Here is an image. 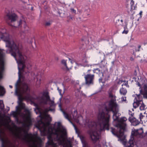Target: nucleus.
I'll return each mask as SVG.
<instances>
[{
    "label": "nucleus",
    "mask_w": 147,
    "mask_h": 147,
    "mask_svg": "<svg viewBox=\"0 0 147 147\" xmlns=\"http://www.w3.org/2000/svg\"><path fill=\"white\" fill-rule=\"evenodd\" d=\"M106 113L104 111L99 112L98 116L99 122H100L99 131L100 133H98L96 131H93L90 130L88 131V133L90 135V137L93 143L94 144L99 140L101 137L100 132L104 131L105 129L109 130V129L110 119V115L109 114V111H111L110 107L107 108L106 107L105 108Z\"/></svg>",
    "instance_id": "obj_1"
},
{
    "label": "nucleus",
    "mask_w": 147,
    "mask_h": 147,
    "mask_svg": "<svg viewBox=\"0 0 147 147\" xmlns=\"http://www.w3.org/2000/svg\"><path fill=\"white\" fill-rule=\"evenodd\" d=\"M48 141L57 140L61 142V138H63L64 136H66L67 133L66 129L64 128H63L62 130L55 129L54 132L53 131L52 129L51 131L48 130Z\"/></svg>",
    "instance_id": "obj_2"
},
{
    "label": "nucleus",
    "mask_w": 147,
    "mask_h": 147,
    "mask_svg": "<svg viewBox=\"0 0 147 147\" xmlns=\"http://www.w3.org/2000/svg\"><path fill=\"white\" fill-rule=\"evenodd\" d=\"M127 120V119L126 117H123L118 121V123L116 125V127L119 128L118 133L114 128L111 127L110 129L112 134L116 136L118 133L119 137V138L122 137L124 135V131L127 125L126 123V121Z\"/></svg>",
    "instance_id": "obj_3"
},
{
    "label": "nucleus",
    "mask_w": 147,
    "mask_h": 147,
    "mask_svg": "<svg viewBox=\"0 0 147 147\" xmlns=\"http://www.w3.org/2000/svg\"><path fill=\"white\" fill-rule=\"evenodd\" d=\"M46 120L47 122H44L42 120L39 121L36 127L40 130L41 135L42 136H45L47 134V128L49 127L51 121V119L49 115H46L45 117Z\"/></svg>",
    "instance_id": "obj_4"
},
{
    "label": "nucleus",
    "mask_w": 147,
    "mask_h": 147,
    "mask_svg": "<svg viewBox=\"0 0 147 147\" xmlns=\"http://www.w3.org/2000/svg\"><path fill=\"white\" fill-rule=\"evenodd\" d=\"M18 16L15 13H7L5 17V19L9 25L15 27H20L22 24V20L16 22Z\"/></svg>",
    "instance_id": "obj_5"
},
{
    "label": "nucleus",
    "mask_w": 147,
    "mask_h": 147,
    "mask_svg": "<svg viewBox=\"0 0 147 147\" xmlns=\"http://www.w3.org/2000/svg\"><path fill=\"white\" fill-rule=\"evenodd\" d=\"M18 79L17 81L15 84V93L16 95L18 96V100L20 102L19 103H22L24 98L22 97L21 93L20 92V84L21 79L24 80V77L23 75L24 74H18Z\"/></svg>",
    "instance_id": "obj_6"
},
{
    "label": "nucleus",
    "mask_w": 147,
    "mask_h": 147,
    "mask_svg": "<svg viewBox=\"0 0 147 147\" xmlns=\"http://www.w3.org/2000/svg\"><path fill=\"white\" fill-rule=\"evenodd\" d=\"M131 136H132V137L131 138L128 143H127L125 141H124V145H126L125 147H138L136 144H134L133 138L134 136H139L137 129H134L132 131Z\"/></svg>",
    "instance_id": "obj_7"
},
{
    "label": "nucleus",
    "mask_w": 147,
    "mask_h": 147,
    "mask_svg": "<svg viewBox=\"0 0 147 147\" xmlns=\"http://www.w3.org/2000/svg\"><path fill=\"white\" fill-rule=\"evenodd\" d=\"M25 113L23 114V118L26 122L25 124L26 126L29 127L32 124L31 113L30 111L28 109L25 110Z\"/></svg>",
    "instance_id": "obj_8"
},
{
    "label": "nucleus",
    "mask_w": 147,
    "mask_h": 147,
    "mask_svg": "<svg viewBox=\"0 0 147 147\" xmlns=\"http://www.w3.org/2000/svg\"><path fill=\"white\" fill-rule=\"evenodd\" d=\"M135 98L134 100L133 106L134 108L138 107L141 104L143 103V96L140 94H136L134 95Z\"/></svg>",
    "instance_id": "obj_9"
},
{
    "label": "nucleus",
    "mask_w": 147,
    "mask_h": 147,
    "mask_svg": "<svg viewBox=\"0 0 147 147\" xmlns=\"http://www.w3.org/2000/svg\"><path fill=\"white\" fill-rule=\"evenodd\" d=\"M138 84L140 87L139 94H142L144 98L147 99V84L144 85L143 87L139 82Z\"/></svg>",
    "instance_id": "obj_10"
},
{
    "label": "nucleus",
    "mask_w": 147,
    "mask_h": 147,
    "mask_svg": "<svg viewBox=\"0 0 147 147\" xmlns=\"http://www.w3.org/2000/svg\"><path fill=\"white\" fill-rule=\"evenodd\" d=\"M3 50L0 49V74H2L4 69V57L5 53Z\"/></svg>",
    "instance_id": "obj_11"
},
{
    "label": "nucleus",
    "mask_w": 147,
    "mask_h": 147,
    "mask_svg": "<svg viewBox=\"0 0 147 147\" xmlns=\"http://www.w3.org/2000/svg\"><path fill=\"white\" fill-rule=\"evenodd\" d=\"M94 75H91L90 74H87L85 77V83L86 84L90 85L93 84V80L94 79Z\"/></svg>",
    "instance_id": "obj_12"
},
{
    "label": "nucleus",
    "mask_w": 147,
    "mask_h": 147,
    "mask_svg": "<svg viewBox=\"0 0 147 147\" xmlns=\"http://www.w3.org/2000/svg\"><path fill=\"white\" fill-rule=\"evenodd\" d=\"M22 91L23 94L26 95V97L30 95V90L26 84L24 83L22 87Z\"/></svg>",
    "instance_id": "obj_13"
},
{
    "label": "nucleus",
    "mask_w": 147,
    "mask_h": 147,
    "mask_svg": "<svg viewBox=\"0 0 147 147\" xmlns=\"http://www.w3.org/2000/svg\"><path fill=\"white\" fill-rule=\"evenodd\" d=\"M116 99H111L109 102L108 107H110L111 111L113 109L117 108L118 105L116 102Z\"/></svg>",
    "instance_id": "obj_14"
},
{
    "label": "nucleus",
    "mask_w": 147,
    "mask_h": 147,
    "mask_svg": "<svg viewBox=\"0 0 147 147\" xmlns=\"http://www.w3.org/2000/svg\"><path fill=\"white\" fill-rule=\"evenodd\" d=\"M24 133V136L22 139L24 141H28L32 137V135L31 133H28L27 131L24 130H23Z\"/></svg>",
    "instance_id": "obj_15"
},
{
    "label": "nucleus",
    "mask_w": 147,
    "mask_h": 147,
    "mask_svg": "<svg viewBox=\"0 0 147 147\" xmlns=\"http://www.w3.org/2000/svg\"><path fill=\"white\" fill-rule=\"evenodd\" d=\"M2 125V121L0 120V140L2 142V147H5L4 144V140L3 136L5 135V133L3 130L1 128V127Z\"/></svg>",
    "instance_id": "obj_16"
},
{
    "label": "nucleus",
    "mask_w": 147,
    "mask_h": 147,
    "mask_svg": "<svg viewBox=\"0 0 147 147\" xmlns=\"http://www.w3.org/2000/svg\"><path fill=\"white\" fill-rule=\"evenodd\" d=\"M43 96L46 98L45 100H44V99L42 97L41 99L43 100L42 102L45 104H47L48 100H51L50 97L49 95V93L47 92H44L42 94Z\"/></svg>",
    "instance_id": "obj_17"
},
{
    "label": "nucleus",
    "mask_w": 147,
    "mask_h": 147,
    "mask_svg": "<svg viewBox=\"0 0 147 147\" xmlns=\"http://www.w3.org/2000/svg\"><path fill=\"white\" fill-rule=\"evenodd\" d=\"M45 147H58L57 144L54 143L53 140L48 141L46 144Z\"/></svg>",
    "instance_id": "obj_18"
},
{
    "label": "nucleus",
    "mask_w": 147,
    "mask_h": 147,
    "mask_svg": "<svg viewBox=\"0 0 147 147\" xmlns=\"http://www.w3.org/2000/svg\"><path fill=\"white\" fill-rule=\"evenodd\" d=\"M66 60L64 59L62 60L61 61V63L66 68V70L67 71H69L70 69H71V67H69L67 66L66 63Z\"/></svg>",
    "instance_id": "obj_19"
},
{
    "label": "nucleus",
    "mask_w": 147,
    "mask_h": 147,
    "mask_svg": "<svg viewBox=\"0 0 147 147\" xmlns=\"http://www.w3.org/2000/svg\"><path fill=\"white\" fill-rule=\"evenodd\" d=\"M106 63H105V60H102L100 64V68L103 69L105 71L107 69V67L106 66Z\"/></svg>",
    "instance_id": "obj_20"
},
{
    "label": "nucleus",
    "mask_w": 147,
    "mask_h": 147,
    "mask_svg": "<svg viewBox=\"0 0 147 147\" xmlns=\"http://www.w3.org/2000/svg\"><path fill=\"white\" fill-rule=\"evenodd\" d=\"M93 71L94 73L96 74H103L105 71V70L103 69H100L98 68H96L94 69Z\"/></svg>",
    "instance_id": "obj_21"
},
{
    "label": "nucleus",
    "mask_w": 147,
    "mask_h": 147,
    "mask_svg": "<svg viewBox=\"0 0 147 147\" xmlns=\"http://www.w3.org/2000/svg\"><path fill=\"white\" fill-rule=\"evenodd\" d=\"M48 101H50V102L49 103L50 107L48 111H54L55 110V109H54L50 108L51 107H55V105L54 103V101L51 100H48Z\"/></svg>",
    "instance_id": "obj_22"
},
{
    "label": "nucleus",
    "mask_w": 147,
    "mask_h": 147,
    "mask_svg": "<svg viewBox=\"0 0 147 147\" xmlns=\"http://www.w3.org/2000/svg\"><path fill=\"white\" fill-rule=\"evenodd\" d=\"M127 90L123 87H122L119 90V92L121 94L125 95L127 93Z\"/></svg>",
    "instance_id": "obj_23"
},
{
    "label": "nucleus",
    "mask_w": 147,
    "mask_h": 147,
    "mask_svg": "<svg viewBox=\"0 0 147 147\" xmlns=\"http://www.w3.org/2000/svg\"><path fill=\"white\" fill-rule=\"evenodd\" d=\"M133 114L131 113V117H129L128 119L129 121L133 125H134V123L135 121H136V119L134 117H133Z\"/></svg>",
    "instance_id": "obj_24"
},
{
    "label": "nucleus",
    "mask_w": 147,
    "mask_h": 147,
    "mask_svg": "<svg viewBox=\"0 0 147 147\" xmlns=\"http://www.w3.org/2000/svg\"><path fill=\"white\" fill-rule=\"evenodd\" d=\"M130 1V4L131 5V10H134L136 8L134 2L133 0H129Z\"/></svg>",
    "instance_id": "obj_25"
},
{
    "label": "nucleus",
    "mask_w": 147,
    "mask_h": 147,
    "mask_svg": "<svg viewBox=\"0 0 147 147\" xmlns=\"http://www.w3.org/2000/svg\"><path fill=\"white\" fill-rule=\"evenodd\" d=\"M24 23L25 24L24 25V26L23 27L24 30H23L22 31L24 33H26L28 32L29 29L28 27L26 25L25 23Z\"/></svg>",
    "instance_id": "obj_26"
},
{
    "label": "nucleus",
    "mask_w": 147,
    "mask_h": 147,
    "mask_svg": "<svg viewBox=\"0 0 147 147\" xmlns=\"http://www.w3.org/2000/svg\"><path fill=\"white\" fill-rule=\"evenodd\" d=\"M121 86L122 87H123L124 86H125L127 88L129 87V85H128V82L127 81H121Z\"/></svg>",
    "instance_id": "obj_27"
},
{
    "label": "nucleus",
    "mask_w": 147,
    "mask_h": 147,
    "mask_svg": "<svg viewBox=\"0 0 147 147\" xmlns=\"http://www.w3.org/2000/svg\"><path fill=\"white\" fill-rule=\"evenodd\" d=\"M5 91L3 87L0 85V95H3L5 93Z\"/></svg>",
    "instance_id": "obj_28"
},
{
    "label": "nucleus",
    "mask_w": 147,
    "mask_h": 147,
    "mask_svg": "<svg viewBox=\"0 0 147 147\" xmlns=\"http://www.w3.org/2000/svg\"><path fill=\"white\" fill-rule=\"evenodd\" d=\"M4 144L5 146V147H7L6 146V145L5 141L4 138ZM9 145L8 147H16V146L12 142H9ZM1 143H2V142H1ZM1 147H2V144H1Z\"/></svg>",
    "instance_id": "obj_29"
},
{
    "label": "nucleus",
    "mask_w": 147,
    "mask_h": 147,
    "mask_svg": "<svg viewBox=\"0 0 147 147\" xmlns=\"http://www.w3.org/2000/svg\"><path fill=\"white\" fill-rule=\"evenodd\" d=\"M11 115H12L14 117L18 119V113L17 111H12L11 112Z\"/></svg>",
    "instance_id": "obj_30"
},
{
    "label": "nucleus",
    "mask_w": 147,
    "mask_h": 147,
    "mask_svg": "<svg viewBox=\"0 0 147 147\" xmlns=\"http://www.w3.org/2000/svg\"><path fill=\"white\" fill-rule=\"evenodd\" d=\"M140 110L141 111L145 110V109H146V106L143 103H143H141V104H140Z\"/></svg>",
    "instance_id": "obj_31"
},
{
    "label": "nucleus",
    "mask_w": 147,
    "mask_h": 147,
    "mask_svg": "<svg viewBox=\"0 0 147 147\" xmlns=\"http://www.w3.org/2000/svg\"><path fill=\"white\" fill-rule=\"evenodd\" d=\"M109 97L111 98V99H116V96L113 94L111 92H110L109 93Z\"/></svg>",
    "instance_id": "obj_32"
},
{
    "label": "nucleus",
    "mask_w": 147,
    "mask_h": 147,
    "mask_svg": "<svg viewBox=\"0 0 147 147\" xmlns=\"http://www.w3.org/2000/svg\"><path fill=\"white\" fill-rule=\"evenodd\" d=\"M109 97L111 98V99H116V96L113 94L111 92H110L109 93Z\"/></svg>",
    "instance_id": "obj_33"
},
{
    "label": "nucleus",
    "mask_w": 147,
    "mask_h": 147,
    "mask_svg": "<svg viewBox=\"0 0 147 147\" xmlns=\"http://www.w3.org/2000/svg\"><path fill=\"white\" fill-rule=\"evenodd\" d=\"M71 141L69 140H67V142L66 143V145L65 147H71Z\"/></svg>",
    "instance_id": "obj_34"
},
{
    "label": "nucleus",
    "mask_w": 147,
    "mask_h": 147,
    "mask_svg": "<svg viewBox=\"0 0 147 147\" xmlns=\"http://www.w3.org/2000/svg\"><path fill=\"white\" fill-rule=\"evenodd\" d=\"M111 111L113 113V116H117V114L118 112L117 108L116 109H113V111Z\"/></svg>",
    "instance_id": "obj_35"
},
{
    "label": "nucleus",
    "mask_w": 147,
    "mask_h": 147,
    "mask_svg": "<svg viewBox=\"0 0 147 147\" xmlns=\"http://www.w3.org/2000/svg\"><path fill=\"white\" fill-rule=\"evenodd\" d=\"M89 9H86L84 10V15L85 17H86L87 16H88L89 15Z\"/></svg>",
    "instance_id": "obj_36"
},
{
    "label": "nucleus",
    "mask_w": 147,
    "mask_h": 147,
    "mask_svg": "<svg viewBox=\"0 0 147 147\" xmlns=\"http://www.w3.org/2000/svg\"><path fill=\"white\" fill-rule=\"evenodd\" d=\"M62 112L65 117L67 119L69 120V115L64 111H63Z\"/></svg>",
    "instance_id": "obj_37"
},
{
    "label": "nucleus",
    "mask_w": 147,
    "mask_h": 147,
    "mask_svg": "<svg viewBox=\"0 0 147 147\" xmlns=\"http://www.w3.org/2000/svg\"><path fill=\"white\" fill-rule=\"evenodd\" d=\"M4 106L2 100H0V108L1 109H4Z\"/></svg>",
    "instance_id": "obj_38"
},
{
    "label": "nucleus",
    "mask_w": 147,
    "mask_h": 147,
    "mask_svg": "<svg viewBox=\"0 0 147 147\" xmlns=\"http://www.w3.org/2000/svg\"><path fill=\"white\" fill-rule=\"evenodd\" d=\"M139 136L141 135L143 132V130L142 128H140L139 129H137Z\"/></svg>",
    "instance_id": "obj_39"
},
{
    "label": "nucleus",
    "mask_w": 147,
    "mask_h": 147,
    "mask_svg": "<svg viewBox=\"0 0 147 147\" xmlns=\"http://www.w3.org/2000/svg\"><path fill=\"white\" fill-rule=\"evenodd\" d=\"M20 107L21 109H23L25 107L24 104L22 103H19Z\"/></svg>",
    "instance_id": "obj_40"
},
{
    "label": "nucleus",
    "mask_w": 147,
    "mask_h": 147,
    "mask_svg": "<svg viewBox=\"0 0 147 147\" xmlns=\"http://www.w3.org/2000/svg\"><path fill=\"white\" fill-rule=\"evenodd\" d=\"M113 118L114 121H118L119 118L117 116H113Z\"/></svg>",
    "instance_id": "obj_41"
},
{
    "label": "nucleus",
    "mask_w": 147,
    "mask_h": 147,
    "mask_svg": "<svg viewBox=\"0 0 147 147\" xmlns=\"http://www.w3.org/2000/svg\"><path fill=\"white\" fill-rule=\"evenodd\" d=\"M82 144L83 145L82 147H90L87 142H85V143H84Z\"/></svg>",
    "instance_id": "obj_42"
},
{
    "label": "nucleus",
    "mask_w": 147,
    "mask_h": 147,
    "mask_svg": "<svg viewBox=\"0 0 147 147\" xmlns=\"http://www.w3.org/2000/svg\"><path fill=\"white\" fill-rule=\"evenodd\" d=\"M141 48V45H138V49H135L136 52H139L140 51V49Z\"/></svg>",
    "instance_id": "obj_43"
},
{
    "label": "nucleus",
    "mask_w": 147,
    "mask_h": 147,
    "mask_svg": "<svg viewBox=\"0 0 147 147\" xmlns=\"http://www.w3.org/2000/svg\"><path fill=\"white\" fill-rule=\"evenodd\" d=\"M51 22L50 21L47 22L45 23V25L46 26H49L51 25Z\"/></svg>",
    "instance_id": "obj_44"
},
{
    "label": "nucleus",
    "mask_w": 147,
    "mask_h": 147,
    "mask_svg": "<svg viewBox=\"0 0 147 147\" xmlns=\"http://www.w3.org/2000/svg\"><path fill=\"white\" fill-rule=\"evenodd\" d=\"M139 123L140 122L138 121V120L136 119V121L134 122V126H136L138 125Z\"/></svg>",
    "instance_id": "obj_45"
},
{
    "label": "nucleus",
    "mask_w": 147,
    "mask_h": 147,
    "mask_svg": "<svg viewBox=\"0 0 147 147\" xmlns=\"http://www.w3.org/2000/svg\"><path fill=\"white\" fill-rule=\"evenodd\" d=\"M144 116L143 115L142 113H141L139 115V118L140 121H142V119H143Z\"/></svg>",
    "instance_id": "obj_46"
},
{
    "label": "nucleus",
    "mask_w": 147,
    "mask_h": 147,
    "mask_svg": "<svg viewBox=\"0 0 147 147\" xmlns=\"http://www.w3.org/2000/svg\"><path fill=\"white\" fill-rule=\"evenodd\" d=\"M16 111H17L20 112L21 111L20 108V107L17 106L16 107Z\"/></svg>",
    "instance_id": "obj_47"
},
{
    "label": "nucleus",
    "mask_w": 147,
    "mask_h": 147,
    "mask_svg": "<svg viewBox=\"0 0 147 147\" xmlns=\"http://www.w3.org/2000/svg\"><path fill=\"white\" fill-rule=\"evenodd\" d=\"M128 30H125V29L124 30V31L122 33L123 34H127L128 33Z\"/></svg>",
    "instance_id": "obj_48"
},
{
    "label": "nucleus",
    "mask_w": 147,
    "mask_h": 147,
    "mask_svg": "<svg viewBox=\"0 0 147 147\" xmlns=\"http://www.w3.org/2000/svg\"><path fill=\"white\" fill-rule=\"evenodd\" d=\"M121 100L122 101H125L126 100V97H122L121 98Z\"/></svg>",
    "instance_id": "obj_49"
},
{
    "label": "nucleus",
    "mask_w": 147,
    "mask_h": 147,
    "mask_svg": "<svg viewBox=\"0 0 147 147\" xmlns=\"http://www.w3.org/2000/svg\"><path fill=\"white\" fill-rule=\"evenodd\" d=\"M59 107L60 110L62 112L63 110L62 109V106L61 104H59Z\"/></svg>",
    "instance_id": "obj_50"
},
{
    "label": "nucleus",
    "mask_w": 147,
    "mask_h": 147,
    "mask_svg": "<svg viewBox=\"0 0 147 147\" xmlns=\"http://www.w3.org/2000/svg\"><path fill=\"white\" fill-rule=\"evenodd\" d=\"M36 139L38 140L40 142H42L41 139L40 137H36Z\"/></svg>",
    "instance_id": "obj_51"
},
{
    "label": "nucleus",
    "mask_w": 147,
    "mask_h": 147,
    "mask_svg": "<svg viewBox=\"0 0 147 147\" xmlns=\"http://www.w3.org/2000/svg\"><path fill=\"white\" fill-rule=\"evenodd\" d=\"M71 10L72 12H73L74 13H75L76 12V11L73 8H71Z\"/></svg>",
    "instance_id": "obj_52"
},
{
    "label": "nucleus",
    "mask_w": 147,
    "mask_h": 147,
    "mask_svg": "<svg viewBox=\"0 0 147 147\" xmlns=\"http://www.w3.org/2000/svg\"><path fill=\"white\" fill-rule=\"evenodd\" d=\"M81 142H82V144L85 143V142H86L85 139H84V140H81Z\"/></svg>",
    "instance_id": "obj_53"
},
{
    "label": "nucleus",
    "mask_w": 147,
    "mask_h": 147,
    "mask_svg": "<svg viewBox=\"0 0 147 147\" xmlns=\"http://www.w3.org/2000/svg\"><path fill=\"white\" fill-rule=\"evenodd\" d=\"M120 21V20L119 19H118V20H117L116 21V26H119V24H117V22H119Z\"/></svg>",
    "instance_id": "obj_54"
},
{
    "label": "nucleus",
    "mask_w": 147,
    "mask_h": 147,
    "mask_svg": "<svg viewBox=\"0 0 147 147\" xmlns=\"http://www.w3.org/2000/svg\"><path fill=\"white\" fill-rule=\"evenodd\" d=\"M61 125V123L60 122H59L57 123V126L59 127H60Z\"/></svg>",
    "instance_id": "obj_55"
},
{
    "label": "nucleus",
    "mask_w": 147,
    "mask_h": 147,
    "mask_svg": "<svg viewBox=\"0 0 147 147\" xmlns=\"http://www.w3.org/2000/svg\"><path fill=\"white\" fill-rule=\"evenodd\" d=\"M57 89H58V91H59L60 94L61 95V91H62L61 90V89H59L58 88Z\"/></svg>",
    "instance_id": "obj_56"
},
{
    "label": "nucleus",
    "mask_w": 147,
    "mask_h": 147,
    "mask_svg": "<svg viewBox=\"0 0 147 147\" xmlns=\"http://www.w3.org/2000/svg\"><path fill=\"white\" fill-rule=\"evenodd\" d=\"M80 139L81 140V141L82 140H84V139H85L84 137L83 136H80Z\"/></svg>",
    "instance_id": "obj_57"
},
{
    "label": "nucleus",
    "mask_w": 147,
    "mask_h": 147,
    "mask_svg": "<svg viewBox=\"0 0 147 147\" xmlns=\"http://www.w3.org/2000/svg\"><path fill=\"white\" fill-rule=\"evenodd\" d=\"M17 136L18 137L20 138L22 136V135H20L19 134H18Z\"/></svg>",
    "instance_id": "obj_58"
},
{
    "label": "nucleus",
    "mask_w": 147,
    "mask_h": 147,
    "mask_svg": "<svg viewBox=\"0 0 147 147\" xmlns=\"http://www.w3.org/2000/svg\"><path fill=\"white\" fill-rule=\"evenodd\" d=\"M131 50L132 51V52H133V53H132V54L133 55H135V53H134V49H132Z\"/></svg>",
    "instance_id": "obj_59"
},
{
    "label": "nucleus",
    "mask_w": 147,
    "mask_h": 147,
    "mask_svg": "<svg viewBox=\"0 0 147 147\" xmlns=\"http://www.w3.org/2000/svg\"><path fill=\"white\" fill-rule=\"evenodd\" d=\"M130 59L131 61H132L134 60V58L132 57H131Z\"/></svg>",
    "instance_id": "obj_60"
},
{
    "label": "nucleus",
    "mask_w": 147,
    "mask_h": 147,
    "mask_svg": "<svg viewBox=\"0 0 147 147\" xmlns=\"http://www.w3.org/2000/svg\"><path fill=\"white\" fill-rule=\"evenodd\" d=\"M143 44L144 45H146L147 44V42H144L143 43Z\"/></svg>",
    "instance_id": "obj_61"
},
{
    "label": "nucleus",
    "mask_w": 147,
    "mask_h": 147,
    "mask_svg": "<svg viewBox=\"0 0 147 147\" xmlns=\"http://www.w3.org/2000/svg\"><path fill=\"white\" fill-rule=\"evenodd\" d=\"M102 78H99V80L100 82H101L102 81Z\"/></svg>",
    "instance_id": "obj_62"
},
{
    "label": "nucleus",
    "mask_w": 147,
    "mask_h": 147,
    "mask_svg": "<svg viewBox=\"0 0 147 147\" xmlns=\"http://www.w3.org/2000/svg\"><path fill=\"white\" fill-rule=\"evenodd\" d=\"M79 83V81H76V84H78Z\"/></svg>",
    "instance_id": "obj_63"
},
{
    "label": "nucleus",
    "mask_w": 147,
    "mask_h": 147,
    "mask_svg": "<svg viewBox=\"0 0 147 147\" xmlns=\"http://www.w3.org/2000/svg\"><path fill=\"white\" fill-rule=\"evenodd\" d=\"M142 11H140V12L139 13V14L140 15H142Z\"/></svg>",
    "instance_id": "obj_64"
}]
</instances>
